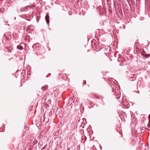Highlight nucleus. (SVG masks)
<instances>
[{"mask_svg":"<svg viewBox=\"0 0 150 150\" xmlns=\"http://www.w3.org/2000/svg\"><path fill=\"white\" fill-rule=\"evenodd\" d=\"M48 88V86L47 85H45L44 86H42V90L43 91H45L47 90Z\"/></svg>","mask_w":150,"mask_h":150,"instance_id":"nucleus-4","label":"nucleus"},{"mask_svg":"<svg viewBox=\"0 0 150 150\" xmlns=\"http://www.w3.org/2000/svg\"><path fill=\"white\" fill-rule=\"evenodd\" d=\"M149 122H150V114L149 115Z\"/></svg>","mask_w":150,"mask_h":150,"instance_id":"nucleus-9","label":"nucleus"},{"mask_svg":"<svg viewBox=\"0 0 150 150\" xmlns=\"http://www.w3.org/2000/svg\"><path fill=\"white\" fill-rule=\"evenodd\" d=\"M17 47L20 50H21L23 49V47L21 46H18Z\"/></svg>","mask_w":150,"mask_h":150,"instance_id":"nucleus-6","label":"nucleus"},{"mask_svg":"<svg viewBox=\"0 0 150 150\" xmlns=\"http://www.w3.org/2000/svg\"><path fill=\"white\" fill-rule=\"evenodd\" d=\"M44 98H45L44 99L45 100V97H44Z\"/></svg>","mask_w":150,"mask_h":150,"instance_id":"nucleus-17","label":"nucleus"},{"mask_svg":"<svg viewBox=\"0 0 150 150\" xmlns=\"http://www.w3.org/2000/svg\"><path fill=\"white\" fill-rule=\"evenodd\" d=\"M86 139H85V141H86Z\"/></svg>","mask_w":150,"mask_h":150,"instance_id":"nucleus-16","label":"nucleus"},{"mask_svg":"<svg viewBox=\"0 0 150 150\" xmlns=\"http://www.w3.org/2000/svg\"><path fill=\"white\" fill-rule=\"evenodd\" d=\"M133 77L131 75V76H130V80L131 81H133L136 80V77L135 76H136L135 75H133Z\"/></svg>","mask_w":150,"mask_h":150,"instance_id":"nucleus-2","label":"nucleus"},{"mask_svg":"<svg viewBox=\"0 0 150 150\" xmlns=\"http://www.w3.org/2000/svg\"><path fill=\"white\" fill-rule=\"evenodd\" d=\"M120 65H121V64H120Z\"/></svg>","mask_w":150,"mask_h":150,"instance_id":"nucleus-19","label":"nucleus"},{"mask_svg":"<svg viewBox=\"0 0 150 150\" xmlns=\"http://www.w3.org/2000/svg\"><path fill=\"white\" fill-rule=\"evenodd\" d=\"M27 37H28V38H29V37L28 36H27L26 38H27Z\"/></svg>","mask_w":150,"mask_h":150,"instance_id":"nucleus-18","label":"nucleus"},{"mask_svg":"<svg viewBox=\"0 0 150 150\" xmlns=\"http://www.w3.org/2000/svg\"><path fill=\"white\" fill-rule=\"evenodd\" d=\"M148 127H150V126H149V125H148Z\"/></svg>","mask_w":150,"mask_h":150,"instance_id":"nucleus-14","label":"nucleus"},{"mask_svg":"<svg viewBox=\"0 0 150 150\" xmlns=\"http://www.w3.org/2000/svg\"><path fill=\"white\" fill-rule=\"evenodd\" d=\"M5 23H7V21H6L5 22Z\"/></svg>","mask_w":150,"mask_h":150,"instance_id":"nucleus-15","label":"nucleus"},{"mask_svg":"<svg viewBox=\"0 0 150 150\" xmlns=\"http://www.w3.org/2000/svg\"><path fill=\"white\" fill-rule=\"evenodd\" d=\"M59 143H60V142H59V143H57V146H58V145H59Z\"/></svg>","mask_w":150,"mask_h":150,"instance_id":"nucleus-11","label":"nucleus"},{"mask_svg":"<svg viewBox=\"0 0 150 150\" xmlns=\"http://www.w3.org/2000/svg\"><path fill=\"white\" fill-rule=\"evenodd\" d=\"M86 83V81H83V83H84V84H85Z\"/></svg>","mask_w":150,"mask_h":150,"instance_id":"nucleus-10","label":"nucleus"},{"mask_svg":"<svg viewBox=\"0 0 150 150\" xmlns=\"http://www.w3.org/2000/svg\"><path fill=\"white\" fill-rule=\"evenodd\" d=\"M149 102H150V97L149 98Z\"/></svg>","mask_w":150,"mask_h":150,"instance_id":"nucleus-13","label":"nucleus"},{"mask_svg":"<svg viewBox=\"0 0 150 150\" xmlns=\"http://www.w3.org/2000/svg\"><path fill=\"white\" fill-rule=\"evenodd\" d=\"M8 52H11V50H8Z\"/></svg>","mask_w":150,"mask_h":150,"instance_id":"nucleus-12","label":"nucleus"},{"mask_svg":"<svg viewBox=\"0 0 150 150\" xmlns=\"http://www.w3.org/2000/svg\"><path fill=\"white\" fill-rule=\"evenodd\" d=\"M142 55L145 57H150V54H146L144 53H142Z\"/></svg>","mask_w":150,"mask_h":150,"instance_id":"nucleus-3","label":"nucleus"},{"mask_svg":"<svg viewBox=\"0 0 150 150\" xmlns=\"http://www.w3.org/2000/svg\"><path fill=\"white\" fill-rule=\"evenodd\" d=\"M4 9V8H1L0 9V11H3Z\"/></svg>","mask_w":150,"mask_h":150,"instance_id":"nucleus-8","label":"nucleus"},{"mask_svg":"<svg viewBox=\"0 0 150 150\" xmlns=\"http://www.w3.org/2000/svg\"><path fill=\"white\" fill-rule=\"evenodd\" d=\"M27 9L26 8H21L20 9V12H23L24 11V9Z\"/></svg>","mask_w":150,"mask_h":150,"instance_id":"nucleus-7","label":"nucleus"},{"mask_svg":"<svg viewBox=\"0 0 150 150\" xmlns=\"http://www.w3.org/2000/svg\"><path fill=\"white\" fill-rule=\"evenodd\" d=\"M45 19L47 23L48 24L49 23V16L48 15H46L45 16Z\"/></svg>","mask_w":150,"mask_h":150,"instance_id":"nucleus-5","label":"nucleus"},{"mask_svg":"<svg viewBox=\"0 0 150 150\" xmlns=\"http://www.w3.org/2000/svg\"><path fill=\"white\" fill-rule=\"evenodd\" d=\"M110 85L112 88V92H114L113 94L116 96L117 99L120 98L121 94L120 90L116 87L115 84L111 83V84H110Z\"/></svg>","mask_w":150,"mask_h":150,"instance_id":"nucleus-1","label":"nucleus"}]
</instances>
